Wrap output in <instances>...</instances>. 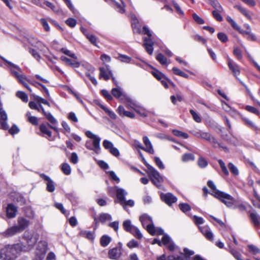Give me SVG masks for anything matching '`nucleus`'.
I'll return each instance as SVG.
<instances>
[{
  "mask_svg": "<svg viewBox=\"0 0 260 260\" xmlns=\"http://www.w3.org/2000/svg\"><path fill=\"white\" fill-rule=\"evenodd\" d=\"M29 225V221L23 217L17 218V224L8 228L6 231L1 233L0 235L4 238H10L21 233Z\"/></svg>",
  "mask_w": 260,
  "mask_h": 260,
  "instance_id": "obj_1",
  "label": "nucleus"
},
{
  "mask_svg": "<svg viewBox=\"0 0 260 260\" xmlns=\"http://www.w3.org/2000/svg\"><path fill=\"white\" fill-rule=\"evenodd\" d=\"M19 245H7L0 251V258L3 260H15L18 254L22 252Z\"/></svg>",
  "mask_w": 260,
  "mask_h": 260,
  "instance_id": "obj_2",
  "label": "nucleus"
},
{
  "mask_svg": "<svg viewBox=\"0 0 260 260\" xmlns=\"http://www.w3.org/2000/svg\"><path fill=\"white\" fill-rule=\"evenodd\" d=\"M85 135L89 139L85 143L86 148L92 150L96 153H99L101 151L100 141L101 139L90 131H87L85 132Z\"/></svg>",
  "mask_w": 260,
  "mask_h": 260,
  "instance_id": "obj_3",
  "label": "nucleus"
},
{
  "mask_svg": "<svg viewBox=\"0 0 260 260\" xmlns=\"http://www.w3.org/2000/svg\"><path fill=\"white\" fill-rule=\"evenodd\" d=\"M38 235L36 234H32L28 232H25L23 236V239L26 241V245L22 243H18L20 246L22 252H28L31 250L38 240Z\"/></svg>",
  "mask_w": 260,
  "mask_h": 260,
  "instance_id": "obj_4",
  "label": "nucleus"
},
{
  "mask_svg": "<svg viewBox=\"0 0 260 260\" xmlns=\"http://www.w3.org/2000/svg\"><path fill=\"white\" fill-rule=\"evenodd\" d=\"M143 32L145 35H147L148 36V38H145L144 39V46L148 53L151 55L153 51V42L151 39L152 34L148 27L146 26H143Z\"/></svg>",
  "mask_w": 260,
  "mask_h": 260,
  "instance_id": "obj_5",
  "label": "nucleus"
},
{
  "mask_svg": "<svg viewBox=\"0 0 260 260\" xmlns=\"http://www.w3.org/2000/svg\"><path fill=\"white\" fill-rule=\"evenodd\" d=\"M147 172L150 177L151 178L152 181L157 185H159L157 183H160L163 181L162 178L159 175V173L149 164H145Z\"/></svg>",
  "mask_w": 260,
  "mask_h": 260,
  "instance_id": "obj_6",
  "label": "nucleus"
},
{
  "mask_svg": "<svg viewBox=\"0 0 260 260\" xmlns=\"http://www.w3.org/2000/svg\"><path fill=\"white\" fill-rule=\"evenodd\" d=\"M216 198L219 199L229 208H233L236 203V200L231 195L222 191L219 193V194H218Z\"/></svg>",
  "mask_w": 260,
  "mask_h": 260,
  "instance_id": "obj_7",
  "label": "nucleus"
},
{
  "mask_svg": "<svg viewBox=\"0 0 260 260\" xmlns=\"http://www.w3.org/2000/svg\"><path fill=\"white\" fill-rule=\"evenodd\" d=\"M201 138L206 140L213 144L215 148H221L225 152L228 151V149L225 146H223L222 144L218 143L216 139L209 133L203 132L202 134Z\"/></svg>",
  "mask_w": 260,
  "mask_h": 260,
  "instance_id": "obj_8",
  "label": "nucleus"
},
{
  "mask_svg": "<svg viewBox=\"0 0 260 260\" xmlns=\"http://www.w3.org/2000/svg\"><path fill=\"white\" fill-rule=\"evenodd\" d=\"M47 251V244L45 242H40L37 246L36 254L38 259L42 260L45 257Z\"/></svg>",
  "mask_w": 260,
  "mask_h": 260,
  "instance_id": "obj_9",
  "label": "nucleus"
},
{
  "mask_svg": "<svg viewBox=\"0 0 260 260\" xmlns=\"http://www.w3.org/2000/svg\"><path fill=\"white\" fill-rule=\"evenodd\" d=\"M111 191H116L117 199L119 201L120 204L123 205V202H125V196L127 194L126 190L118 186H115L109 189V192Z\"/></svg>",
  "mask_w": 260,
  "mask_h": 260,
  "instance_id": "obj_10",
  "label": "nucleus"
},
{
  "mask_svg": "<svg viewBox=\"0 0 260 260\" xmlns=\"http://www.w3.org/2000/svg\"><path fill=\"white\" fill-rule=\"evenodd\" d=\"M120 246L110 249L108 251V257L111 259L118 260L122 254L121 244L119 243Z\"/></svg>",
  "mask_w": 260,
  "mask_h": 260,
  "instance_id": "obj_11",
  "label": "nucleus"
},
{
  "mask_svg": "<svg viewBox=\"0 0 260 260\" xmlns=\"http://www.w3.org/2000/svg\"><path fill=\"white\" fill-rule=\"evenodd\" d=\"M162 242L163 245H166L167 248L170 251H174L176 248H177V247L172 241L170 237L166 234L164 235L162 238Z\"/></svg>",
  "mask_w": 260,
  "mask_h": 260,
  "instance_id": "obj_12",
  "label": "nucleus"
},
{
  "mask_svg": "<svg viewBox=\"0 0 260 260\" xmlns=\"http://www.w3.org/2000/svg\"><path fill=\"white\" fill-rule=\"evenodd\" d=\"M0 57L2 59H3L4 61L7 62L9 66H10V70L12 74L16 77V78L19 77L21 74H20L16 70L18 71L19 72H22L21 69L17 65L13 64L11 62L7 60L4 57L2 56H0Z\"/></svg>",
  "mask_w": 260,
  "mask_h": 260,
  "instance_id": "obj_13",
  "label": "nucleus"
},
{
  "mask_svg": "<svg viewBox=\"0 0 260 260\" xmlns=\"http://www.w3.org/2000/svg\"><path fill=\"white\" fill-rule=\"evenodd\" d=\"M160 198L165 203L171 206L177 201V198L171 193H161Z\"/></svg>",
  "mask_w": 260,
  "mask_h": 260,
  "instance_id": "obj_14",
  "label": "nucleus"
},
{
  "mask_svg": "<svg viewBox=\"0 0 260 260\" xmlns=\"http://www.w3.org/2000/svg\"><path fill=\"white\" fill-rule=\"evenodd\" d=\"M143 142L144 144V151L151 154L154 153V150L152 144L147 136H144L142 138Z\"/></svg>",
  "mask_w": 260,
  "mask_h": 260,
  "instance_id": "obj_15",
  "label": "nucleus"
},
{
  "mask_svg": "<svg viewBox=\"0 0 260 260\" xmlns=\"http://www.w3.org/2000/svg\"><path fill=\"white\" fill-rule=\"evenodd\" d=\"M40 176L44 180L47 181V190L50 192H53L55 190V187L54 185V183L53 181V180L51 179L49 177H48V176L44 174H40Z\"/></svg>",
  "mask_w": 260,
  "mask_h": 260,
  "instance_id": "obj_16",
  "label": "nucleus"
},
{
  "mask_svg": "<svg viewBox=\"0 0 260 260\" xmlns=\"http://www.w3.org/2000/svg\"><path fill=\"white\" fill-rule=\"evenodd\" d=\"M228 65L230 70L232 72L233 75L237 77L240 73L239 67L234 61L231 59H228Z\"/></svg>",
  "mask_w": 260,
  "mask_h": 260,
  "instance_id": "obj_17",
  "label": "nucleus"
},
{
  "mask_svg": "<svg viewBox=\"0 0 260 260\" xmlns=\"http://www.w3.org/2000/svg\"><path fill=\"white\" fill-rule=\"evenodd\" d=\"M49 127V126L48 125L47 126L46 124L42 123L40 124L39 129L42 134V136L45 137L49 140H51L52 132L50 131Z\"/></svg>",
  "mask_w": 260,
  "mask_h": 260,
  "instance_id": "obj_18",
  "label": "nucleus"
},
{
  "mask_svg": "<svg viewBox=\"0 0 260 260\" xmlns=\"http://www.w3.org/2000/svg\"><path fill=\"white\" fill-rule=\"evenodd\" d=\"M7 215L9 218H12L16 216L17 212V208L12 204H9L7 207Z\"/></svg>",
  "mask_w": 260,
  "mask_h": 260,
  "instance_id": "obj_19",
  "label": "nucleus"
},
{
  "mask_svg": "<svg viewBox=\"0 0 260 260\" xmlns=\"http://www.w3.org/2000/svg\"><path fill=\"white\" fill-rule=\"evenodd\" d=\"M201 232L209 240L212 241L213 239V235L210 228L208 226H199Z\"/></svg>",
  "mask_w": 260,
  "mask_h": 260,
  "instance_id": "obj_20",
  "label": "nucleus"
},
{
  "mask_svg": "<svg viewBox=\"0 0 260 260\" xmlns=\"http://www.w3.org/2000/svg\"><path fill=\"white\" fill-rule=\"evenodd\" d=\"M61 60L65 62L68 65H69L73 68H78L80 66V62L78 61V58L71 59L66 56H62L60 57Z\"/></svg>",
  "mask_w": 260,
  "mask_h": 260,
  "instance_id": "obj_21",
  "label": "nucleus"
},
{
  "mask_svg": "<svg viewBox=\"0 0 260 260\" xmlns=\"http://www.w3.org/2000/svg\"><path fill=\"white\" fill-rule=\"evenodd\" d=\"M100 78H103L105 80L110 79V74L112 75V73L108 67L100 68Z\"/></svg>",
  "mask_w": 260,
  "mask_h": 260,
  "instance_id": "obj_22",
  "label": "nucleus"
},
{
  "mask_svg": "<svg viewBox=\"0 0 260 260\" xmlns=\"http://www.w3.org/2000/svg\"><path fill=\"white\" fill-rule=\"evenodd\" d=\"M111 93L114 97L117 99L125 98L126 97V94L123 92L122 89L119 86L113 88L112 89Z\"/></svg>",
  "mask_w": 260,
  "mask_h": 260,
  "instance_id": "obj_23",
  "label": "nucleus"
},
{
  "mask_svg": "<svg viewBox=\"0 0 260 260\" xmlns=\"http://www.w3.org/2000/svg\"><path fill=\"white\" fill-rule=\"evenodd\" d=\"M118 113L121 116H125L131 118L135 117V114L129 111L125 110L122 106H119L117 109Z\"/></svg>",
  "mask_w": 260,
  "mask_h": 260,
  "instance_id": "obj_24",
  "label": "nucleus"
},
{
  "mask_svg": "<svg viewBox=\"0 0 260 260\" xmlns=\"http://www.w3.org/2000/svg\"><path fill=\"white\" fill-rule=\"evenodd\" d=\"M40 108V111L41 110L44 115L46 116L48 120L52 124H56L57 123L56 119L52 115L50 112L45 111L44 108L40 105L39 107Z\"/></svg>",
  "mask_w": 260,
  "mask_h": 260,
  "instance_id": "obj_25",
  "label": "nucleus"
},
{
  "mask_svg": "<svg viewBox=\"0 0 260 260\" xmlns=\"http://www.w3.org/2000/svg\"><path fill=\"white\" fill-rule=\"evenodd\" d=\"M40 108V111L41 110L44 115L46 116L48 120L52 124H56L57 123L56 119L52 115L50 112L45 111L44 108L40 105L39 107Z\"/></svg>",
  "mask_w": 260,
  "mask_h": 260,
  "instance_id": "obj_26",
  "label": "nucleus"
},
{
  "mask_svg": "<svg viewBox=\"0 0 260 260\" xmlns=\"http://www.w3.org/2000/svg\"><path fill=\"white\" fill-rule=\"evenodd\" d=\"M139 219L144 228H145V226L146 227L147 224H151L153 222L152 218L146 214L140 216Z\"/></svg>",
  "mask_w": 260,
  "mask_h": 260,
  "instance_id": "obj_27",
  "label": "nucleus"
},
{
  "mask_svg": "<svg viewBox=\"0 0 260 260\" xmlns=\"http://www.w3.org/2000/svg\"><path fill=\"white\" fill-rule=\"evenodd\" d=\"M207 185L212 190V192L211 193V194L216 198L218 197V194H219V193H221L222 192L216 189L215 185L214 184L213 182L211 180L208 181Z\"/></svg>",
  "mask_w": 260,
  "mask_h": 260,
  "instance_id": "obj_28",
  "label": "nucleus"
},
{
  "mask_svg": "<svg viewBox=\"0 0 260 260\" xmlns=\"http://www.w3.org/2000/svg\"><path fill=\"white\" fill-rule=\"evenodd\" d=\"M80 235L86 238L89 240L92 241L94 238V233L90 231H84L80 232Z\"/></svg>",
  "mask_w": 260,
  "mask_h": 260,
  "instance_id": "obj_29",
  "label": "nucleus"
},
{
  "mask_svg": "<svg viewBox=\"0 0 260 260\" xmlns=\"http://www.w3.org/2000/svg\"><path fill=\"white\" fill-rule=\"evenodd\" d=\"M209 4L211 5L215 10L218 11H223V9L217 0H209Z\"/></svg>",
  "mask_w": 260,
  "mask_h": 260,
  "instance_id": "obj_30",
  "label": "nucleus"
},
{
  "mask_svg": "<svg viewBox=\"0 0 260 260\" xmlns=\"http://www.w3.org/2000/svg\"><path fill=\"white\" fill-rule=\"evenodd\" d=\"M250 217L252 222L255 225L258 226L260 225V216L256 213H250Z\"/></svg>",
  "mask_w": 260,
  "mask_h": 260,
  "instance_id": "obj_31",
  "label": "nucleus"
},
{
  "mask_svg": "<svg viewBox=\"0 0 260 260\" xmlns=\"http://www.w3.org/2000/svg\"><path fill=\"white\" fill-rule=\"evenodd\" d=\"M195 156L191 153H187L184 154L181 157V160L183 161H193L194 160Z\"/></svg>",
  "mask_w": 260,
  "mask_h": 260,
  "instance_id": "obj_32",
  "label": "nucleus"
},
{
  "mask_svg": "<svg viewBox=\"0 0 260 260\" xmlns=\"http://www.w3.org/2000/svg\"><path fill=\"white\" fill-rule=\"evenodd\" d=\"M111 241V238L107 235L103 236L100 239V243L103 247L107 246Z\"/></svg>",
  "mask_w": 260,
  "mask_h": 260,
  "instance_id": "obj_33",
  "label": "nucleus"
},
{
  "mask_svg": "<svg viewBox=\"0 0 260 260\" xmlns=\"http://www.w3.org/2000/svg\"><path fill=\"white\" fill-rule=\"evenodd\" d=\"M123 227L124 229L128 232H131L133 228L135 227V226L131 224V222L129 220H126L123 221Z\"/></svg>",
  "mask_w": 260,
  "mask_h": 260,
  "instance_id": "obj_34",
  "label": "nucleus"
},
{
  "mask_svg": "<svg viewBox=\"0 0 260 260\" xmlns=\"http://www.w3.org/2000/svg\"><path fill=\"white\" fill-rule=\"evenodd\" d=\"M26 116L27 118V120L32 124L37 125L38 124V119L35 117L31 116L29 112H27L26 114Z\"/></svg>",
  "mask_w": 260,
  "mask_h": 260,
  "instance_id": "obj_35",
  "label": "nucleus"
},
{
  "mask_svg": "<svg viewBox=\"0 0 260 260\" xmlns=\"http://www.w3.org/2000/svg\"><path fill=\"white\" fill-rule=\"evenodd\" d=\"M13 200L14 202L20 203L21 205L24 204L25 202V199L21 194L16 193H14V198Z\"/></svg>",
  "mask_w": 260,
  "mask_h": 260,
  "instance_id": "obj_36",
  "label": "nucleus"
},
{
  "mask_svg": "<svg viewBox=\"0 0 260 260\" xmlns=\"http://www.w3.org/2000/svg\"><path fill=\"white\" fill-rule=\"evenodd\" d=\"M99 220L102 223H104L106 221L111 220V216L108 213H102L99 216Z\"/></svg>",
  "mask_w": 260,
  "mask_h": 260,
  "instance_id": "obj_37",
  "label": "nucleus"
},
{
  "mask_svg": "<svg viewBox=\"0 0 260 260\" xmlns=\"http://www.w3.org/2000/svg\"><path fill=\"white\" fill-rule=\"evenodd\" d=\"M151 73L155 78L159 81L162 79H166V76L162 73L157 70L152 71Z\"/></svg>",
  "mask_w": 260,
  "mask_h": 260,
  "instance_id": "obj_38",
  "label": "nucleus"
},
{
  "mask_svg": "<svg viewBox=\"0 0 260 260\" xmlns=\"http://www.w3.org/2000/svg\"><path fill=\"white\" fill-rule=\"evenodd\" d=\"M113 2L115 5L116 9L117 10V11L120 13H124L125 12V5L124 4V3L122 1H121V3L119 4L114 1Z\"/></svg>",
  "mask_w": 260,
  "mask_h": 260,
  "instance_id": "obj_39",
  "label": "nucleus"
},
{
  "mask_svg": "<svg viewBox=\"0 0 260 260\" xmlns=\"http://www.w3.org/2000/svg\"><path fill=\"white\" fill-rule=\"evenodd\" d=\"M247 247L248 248L249 251L254 255L260 253V249L254 245H248Z\"/></svg>",
  "mask_w": 260,
  "mask_h": 260,
  "instance_id": "obj_40",
  "label": "nucleus"
},
{
  "mask_svg": "<svg viewBox=\"0 0 260 260\" xmlns=\"http://www.w3.org/2000/svg\"><path fill=\"white\" fill-rule=\"evenodd\" d=\"M16 96L21 99L24 102H27L28 100V96L27 94L21 91H18L16 92Z\"/></svg>",
  "mask_w": 260,
  "mask_h": 260,
  "instance_id": "obj_41",
  "label": "nucleus"
},
{
  "mask_svg": "<svg viewBox=\"0 0 260 260\" xmlns=\"http://www.w3.org/2000/svg\"><path fill=\"white\" fill-rule=\"evenodd\" d=\"M226 20L231 24V26L234 29L239 31V30L241 29L240 27L231 17L228 16L226 17Z\"/></svg>",
  "mask_w": 260,
  "mask_h": 260,
  "instance_id": "obj_42",
  "label": "nucleus"
},
{
  "mask_svg": "<svg viewBox=\"0 0 260 260\" xmlns=\"http://www.w3.org/2000/svg\"><path fill=\"white\" fill-rule=\"evenodd\" d=\"M172 71H173V73L177 75H179L181 77H183L185 78H188L189 77V76L187 74H186L184 72H182V71H181L180 69H178L177 68H176V67L173 68Z\"/></svg>",
  "mask_w": 260,
  "mask_h": 260,
  "instance_id": "obj_43",
  "label": "nucleus"
},
{
  "mask_svg": "<svg viewBox=\"0 0 260 260\" xmlns=\"http://www.w3.org/2000/svg\"><path fill=\"white\" fill-rule=\"evenodd\" d=\"M172 133L175 136L179 137H182L184 139H187L188 138V135L187 133H184L177 129H173L172 131Z\"/></svg>",
  "mask_w": 260,
  "mask_h": 260,
  "instance_id": "obj_44",
  "label": "nucleus"
},
{
  "mask_svg": "<svg viewBox=\"0 0 260 260\" xmlns=\"http://www.w3.org/2000/svg\"><path fill=\"white\" fill-rule=\"evenodd\" d=\"M185 255L183 253L180 252L179 255L175 256L173 255H171L168 256L167 260H185Z\"/></svg>",
  "mask_w": 260,
  "mask_h": 260,
  "instance_id": "obj_45",
  "label": "nucleus"
},
{
  "mask_svg": "<svg viewBox=\"0 0 260 260\" xmlns=\"http://www.w3.org/2000/svg\"><path fill=\"white\" fill-rule=\"evenodd\" d=\"M130 233L138 239H141L143 237L141 232L136 226L133 228Z\"/></svg>",
  "mask_w": 260,
  "mask_h": 260,
  "instance_id": "obj_46",
  "label": "nucleus"
},
{
  "mask_svg": "<svg viewBox=\"0 0 260 260\" xmlns=\"http://www.w3.org/2000/svg\"><path fill=\"white\" fill-rule=\"evenodd\" d=\"M61 169L64 174L68 175L71 174V169L68 164H62Z\"/></svg>",
  "mask_w": 260,
  "mask_h": 260,
  "instance_id": "obj_47",
  "label": "nucleus"
},
{
  "mask_svg": "<svg viewBox=\"0 0 260 260\" xmlns=\"http://www.w3.org/2000/svg\"><path fill=\"white\" fill-rule=\"evenodd\" d=\"M135 111L141 116L147 117L148 116L147 112L146 111V110L138 105L137 107H136V108H135Z\"/></svg>",
  "mask_w": 260,
  "mask_h": 260,
  "instance_id": "obj_48",
  "label": "nucleus"
},
{
  "mask_svg": "<svg viewBox=\"0 0 260 260\" xmlns=\"http://www.w3.org/2000/svg\"><path fill=\"white\" fill-rule=\"evenodd\" d=\"M179 209L183 212H186L191 210L190 206L186 203H180L179 204Z\"/></svg>",
  "mask_w": 260,
  "mask_h": 260,
  "instance_id": "obj_49",
  "label": "nucleus"
},
{
  "mask_svg": "<svg viewBox=\"0 0 260 260\" xmlns=\"http://www.w3.org/2000/svg\"><path fill=\"white\" fill-rule=\"evenodd\" d=\"M86 37L89 40L91 44L95 46H97V38L93 35L92 34H86Z\"/></svg>",
  "mask_w": 260,
  "mask_h": 260,
  "instance_id": "obj_50",
  "label": "nucleus"
},
{
  "mask_svg": "<svg viewBox=\"0 0 260 260\" xmlns=\"http://www.w3.org/2000/svg\"><path fill=\"white\" fill-rule=\"evenodd\" d=\"M146 229L147 231L152 236L155 235V231L156 229V228L154 226L153 222L151 224H148L147 225V226L146 227Z\"/></svg>",
  "mask_w": 260,
  "mask_h": 260,
  "instance_id": "obj_51",
  "label": "nucleus"
},
{
  "mask_svg": "<svg viewBox=\"0 0 260 260\" xmlns=\"http://www.w3.org/2000/svg\"><path fill=\"white\" fill-rule=\"evenodd\" d=\"M119 60L121 61L126 63H129L131 62L132 58L126 55L120 54L118 57Z\"/></svg>",
  "mask_w": 260,
  "mask_h": 260,
  "instance_id": "obj_52",
  "label": "nucleus"
},
{
  "mask_svg": "<svg viewBox=\"0 0 260 260\" xmlns=\"http://www.w3.org/2000/svg\"><path fill=\"white\" fill-rule=\"evenodd\" d=\"M125 99L126 100L127 102V103L126 104L127 107L128 108L135 110V108H136V107H137L138 105L133 101H132L129 98L126 96Z\"/></svg>",
  "mask_w": 260,
  "mask_h": 260,
  "instance_id": "obj_53",
  "label": "nucleus"
},
{
  "mask_svg": "<svg viewBox=\"0 0 260 260\" xmlns=\"http://www.w3.org/2000/svg\"><path fill=\"white\" fill-rule=\"evenodd\" d=\"M223 11H218L217 10H214L212 13L214 18L218 21H221L223 19L222 16L220 14V13H222Z\"/></svg>",
  "mask_w": 260,
  "mask_h": 260,
  "instance_id": "obj_54",
  "label": "nucleus"
},
{
  "mask_svg": "<svg viewBox=\"0 0 260 260\" xmlns=\"http://www.w3.org/2000/svg\"><path fill=\"white\" fill-rule=\"evenodd\" d=\"M103 147L109 151L114 147L113 143L107 140H105L103 142Z\"/></svg>",
  "mask_w": 260,
  "mask_h": 260,
  "instance_id": "obj_55",
  "label": "nucleus"
},
{
  "mask_svg": "<svg viewBox=\"0 0 260 260\" xmlns=\"http://www.w3.org/2000/svg\"><path fill=\"white\" fill-rule=\"evenodd\" d=\"M228 167L231 172L235 175H238L239 174V170L238 168L234 165L233 164H229Z\"/></svg>",
  "mask_w": 260,
  "mask_h": 260,
  "instance_id": "obj_56",
  "label": "nucleus"
},
{
  "mask_svg": "<svg viewBox=\"0 0 260 260\" xmlns=\"http://www.w3.org/2000/svg\"><path fill=\"white\" fill-rule=\"evenodd\" d=\"M190 113L191 114L193 120L198 123H200L202 121L201 117L193 110H190Z\"/></svg>",
  "mask_w": 260,
  "mask_h": 260,
  "instance_id": "obj_57",
  "label": "nucleus"
},
{
  "mask_svg": "<svg viewBox=\"0 0 260 260\" xmlns=\"http://www.w3.org/2000/svg\"><path fill=\"white\" fill-rule=\"evenodd\" d=\"M217 38L223 43H225L228 41V37L227 35L223 32H219L217 34Z\"/></svg>",
  "mask_w": 260,
  "mask_h": 260,
  "instance_id": "obj_58",
  "label": "nucleus"
},
{
  "mask_svg": "<svg viewBox=\"0 0 260 260\" xmlns=\"http://www.w3.org/2000/svg\"><path fill=\"white\" fill-rule=\"evenodd\" d=\"M44 4L47 6V7L51 8L53 11H54L56 13H59L60 12V10L58 8H57L56 6H55L53 4H52L50 2H49L48 1L44 2Z\"/></svg>",
  "mask_w": 260,
  "mask_h": 260,
  "instance_id": "obj_59",
  "label": "nucleus"
},
{
  "mask_svg": "<svg viewBox=\"0 0 260 260\" xmlns=\"http://www.w3.org/2000/svg\"><path fill=\"white\" fill-rule=\"evenodd\" d=\"M156 58L161 64L167 63V59L161 53L158 54L156 56Z\"/></svg>",
  "mask_w": 260,
  "mask_h": 260,
  "instance_id": "obj_60",
  "label": "nucleus"
},
{
  "mask_svg": "<svg viewBox=\"0 0 260 260\" xmlns=\"http://www.w3.org/2000/svg\"><path fill=\"white\" fill-rule=\"evenodd\" d=\"M132 25L134 31L135 32L140 34L141 32V27L137 22H132Z\"/></svg>",
  "mask_w": 260,
  "mask_h": 260,
  "instance_id": "obj_61",
  "label": "nucleus"
},
{
  "mask_svg": "<svg viewBox=\"0 0 260 260\" xmlns=\"http://www.w3.org/2000/svg\"><path fill=\"white\" fill-rule=\"evenodd\" d=\"M230 252L237 260H243L241 258V254L238 251L232 248L230 250Z\"/></svg>",
  "mask_w": 260,
  "mask_h": 260,
  "instance_id": "obj_62",
  "label": "nucleus"
},
{
  "mask_svg": "<svg viewBox=\"0 0 260 260\" xmlns=\"http://www.w3.org/2000/svg\"><path fill=\"white\" fill-rule=\"evenodd\" d=\"M184 253H183V254L185 256V260H189V257L194 254V252L193 251H191L186 248L184 249Z\"/></svg>",
  "mask_w": 260,
  "mask_h": 260,
  "instance_id": "obj_63",
  "label": "nucleus"
},
{
  "mask_svg": "<svg viewBox=\"0 0 260 260\" xmlns=\"http://www.w3.org/2000/svg\"><path fill=\"white\" fill-rule=\"evenodd\" d=\"M192 18L199 24H202L205 23L204 20L196 13L192 14Z\"/></svg>",
  "mask_w": 260,
  "mask_h": 260,
  "instance_id": "obj_64",
  "label": "nucleus"
}]
</instances>
